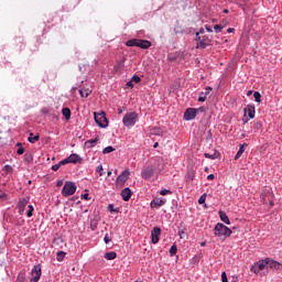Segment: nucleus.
Wrapping results in <instances>:
<instances>
[{
	"label": "nucleus",
	"instance_id": "obj_1",
	"mask_svg": "<svg viewBox=\"0 0 282 282\" xmlns=\"http://www.w3.org/2000/svg\"><path fill=\"white\" fill-rule=\"evenodd\" d=\"M214 235L215 237H218V239H221V241H226V239L232 235V229L221 223H218L214 228Z\"/></svg>",
	"mask_w": 282,
	"mask_h": 282
},
{
	"label": "nucleus",
	"instance_id": "obj_2",
	"mask_svg": "<svg viewBox=\"0 0 282 282\" xmlns=\"http://www.w3.org/2000/svg\"><path fill=\"white\" fill-rule=\"evenodd\" d=\"M127 47H140L141 50H149L151 47V41L132 39L126 42Z\"/></svg>",
	"mask_w": 282,
	"mask_h": 282
},
{
	"label": "nucleus",
	"instance_id": "obj_3",
	"mask_svg": "<svg viewBox=\"0 0 282 282\" xmlns=\"http://www.w3.org/2000/svg\"><path fill=\"white\" fill-rule=\"evenodd\" d=\"M139 120L138 112H127L122 118V123L124 127H135V123Z\"/></svg>",
	"mask_w": 282,
	"mask_h": 282
},
{
	"label": "nucleus",
	"instance_id": "obj_4",
	"mask_svg": "<svg viewBox=\"0 0 282 282\" xmlns=\"http://www.w3.org/2000/svg\"><path fill=\"white\" fill-rule=\"evenodd\" d=\"M150 166L155 171L156 175H160L164 171V159L162 156L152 158Z\"/></svg>",
	"mask_w": 282,
	"mask_h": 282
},
{
	"label": "nucleus",
	"instance_id": "obj_5",
	"mask_svg": "<svg viewBox=\"0 0 282 282\" xmlns=\"http://www.w3.org/2000/svg\"><path fill=\"white\" fill-rule=\"evenodd\" d=\"M196 41H198L196 50H206V47L213 45V40L208 35L199 36V33H196Z\"/></svg>",
	"mask_w": 282,
	"mask_h": 282
},
{
	"label": "nucleus",
	"instance_id": "obj_6",
	"mask_svg": "<svg viewBox=\"0 0 282 282\" xmlns=\"http://www.w3.org/2000/svg\"><path fill=\"white\" fill-rule=\"evenodd\" d=\"M94 116L98 127H101V129H107V127H109V121L107 120V115L105 112H95Z\"/></svg>",
	"mask_w": 282,
	"mask_h": 282
},
{
	"label": "nucleus",
	"instance_id": "obj_7",
	"mask_svg": "<svg viewBox=\"0 0 282 282\" xmlns=\"http://www.w3.org/2000/svg\"><path fill=\"white\" fill-rule=\"evenodd\" d=\"M269 261L270 258L256 262L253 265H251L250 271L253 272V274H259V272L263 271L264 268H268Z\"/></svg>",
	"mask_w": 282,
	"mask_h": 282
},
{
	"label": "nucleus",
	"instance_id": "obj_8",
	"mask_svg": "<svg viewBox=\"0 0 282 282\" xmlns=\"http://www.w3.org/2000/svg\"><path fill=\"white\" fill-rule=\"evenodd\" d=\"M76 188L77 187L74 182H66L62 189L63 197H70V195H74V193H76Z\"/></svg>",
	"mask_w": 282,
	"mask_h": 282
},
{
	"label": "nucleus",
	"instance_id": "obj_9",
	"mask_svg": "<svg viewBox=\"0 0 282 282\" xmlns=\"http://www.w3.org/2000/svg\"><path fill=\"white\" fill-rule=\"evenodd\" d=\"M83 162V158L80 155L73 153L67 159L61 161V164H80Z\"/></svg>",
	"mask_w": 282,
	"mask_h": 282
},
{
	"label": "nucleus",
	"instance_id": "obj_10",
	"mask_svg": "<svg viewBox=\"0 0 282 282\" xmlns=\"http://www.w3.org/2000/svg\"><path fill=\"white\" fill-rule=\"evenodd\" d=\"M41 264L34 265L32 271H31V282H39L41 281Z\"/></svg>",
	"mask_w": 282,
	"mask_h": 282
},
{
	"label": "nucleus",
	"instance_id": "obj_11",
	"mask_svg": "<svg viewBox=\"0 0 282 282\" xmlns=\"http://www.w3.org/2000/svg\"><path fill=\"white\" fill-rule=\"evenodd\" d=\"M153 175H158V172L154 171L153 167H151V165H148L145 169L142 170L141 172V177L143 180H151V177H153Z\"/></svg>",
	"mask_w": 282,
	"mask_h": 282
},
{
	"label": "nucleus",
	"instance_id": "obj_12",
	"mask_svg": "<svg viewBox=\"0 0 282 282\" xmlns=\"http://www.w3.org/2000/svg\"><path fill=\"white\" fill-rule=\"evenodd\" d=\"M131 175V172L129 170H124L116 180L117 184L120 186H124L127 184V181L129 180V176Z\"/></svg>",
	"mask_w": 282,
	"mask_h": 282
},
{
	"label": "nucleus",
	"instance_id": "obj_13",
	"mask_svg": "<svg viewBox=\"0 0 282 282\" xmlns=\"http://www.w3.org/2000/svg\"><path fill=\"white\" fill-rule=\"evenodd\" d=\"M161 236H162V229L160 227H154L151 231L152 243H159Z\"/></svg>",
	"mask_w": 282,
	"mask_h": 282
},
{
	"label": "nucleus",
	"instance_id": "obj_14",
	"mask_svg": "<svg viewBox=\"0 0 282 282\" xmlns=\"http://www.w3.org/2000/svg\"><path fill=\"white\" fill-rule=\"evenodd\" d=\"M184 120H195L197 118V109L195 108H187L184 112Z\"/></svg>",
	"mask_w": 282,
	"mask_h": 282
},
{
	"label": "nucleus",
	"instance_id": "obj_15",
	"mask_svg": "<svg viewBox=\"0 0 282 282\" xmlns=\"http://www.w3.org/2000/svg\"><path fill=\"white\" fill-rule=\"evenodd\" d=\"M127 58L122 57L121 59L117 61L116 65L113 66V74H121L122 69H124V62Z\"/></svg>",
	"mask_w": 282,
	"mask_h": 282
},
{
	"label": "nucleus",
	"instance_id": "obj_16",
	"mask_svg": "<svg viewBox=\"0 0 282 282\" xmlns=\"http://www.w3.org/2000/svg\"><path fill=\"white\" fill-rule=\"evenodd\" d=\"M270 197H274L272 189H263L260 195V199L262 204H268V199H270Z\"/></svg>",
	"mask_w": 282,
	"mask_h": 282
},
{
	"label": "nucleus",
	"instance_id": "obj_17",
	"mask_svg": "<svg viewBox=\"0 0 282 282\" xmlns=\"http://www.w3.org/2000/svg\"><path fill=\"white\" fill-rule=\"evenodd\" d=\"M164 204H166V199H164V198H154L150 203V208H160V207L164 206Z\"/></svg>",
	"mask_w": 282,
	"mask_h": 282
},
{
	"label": "nucleus",
	"instance_id": "obj_18",
	"mask_svg": "<svg viewBox=\"0 0 282 282\" xmlns=\"http://www.w3.org/2000/svg\"><path fill=\"white\" fill-rule=\"evenodd\" d=\"M245 111V116L248 115V117L250 119L254 118L257 111L254 110V105L250 104V105H247V107L243 109Z\"/></svg>",
	"mask_w": 282,
	"mask_h": 282
},
{
	"label": "nucleus",
	"instance_id": "obj_19",
	"mask_svg": "<svg viewBox=\"0 0 282 282\" xmlns=\"http://www.w3.org/2000/svg\"><path fill=\"white\" fill-rule=\"evenodd\" d=\"M195 180V170L193 167L187 169V172L185 174V182L186 184H191Z\"/></svg>",
	"mask_w": 282,
	"mask_h": 282
},
{
	"label": "nucleus",
	"instance_id": "obj_20",
	"mask_svg": "<svg viewBox=\"0 0 282 282\" xmlns=\"http://www.w3.org/2000/svg\"><path fill=\"white\" fill-rule=\"evenodd\" d=\"M268 268H270L271 270H280L282 271V263H280L276 260H272L269 258V265Z\"/></svg>",
	"mask_w": 282,
	"mask_h": 282
},
{
	"label": "nucleus",
	"instance_id": "obj_21",
	"mask_svg": "<svg viewBox=\"0 0 282 282\" xmlns=\"http://www.w3.org/2000/svg\"><path fill=\"white\" fill-rule=\"evenodd\" d=\"M131 195H133V193L131 192V188L126 187L121 191V197L123 199V202H129V199H131Z\"/></svg>",
	"mask_w": 282,
	"mask_h": 282
},
{
	"label": "nucleus",
	"instance_id": "obj_22",
	"mask_svg": "<svg viewBox=\"0 0 282 282\" xmlns=\"http://www.w3.org/2000/svg\"><path fill=\"white\" fill-rule=\"evenodd\" d=\"M30 204V198H21L18 203V208L20 213H23L25 210V206Z\"/></svg>",
	"mask_w": 282,
	"mask_h": 282
},
{
	"label": "nucleus",
	"instance_id": "obj_23",
	"mask_svg": "<svg viewBox=\"0 0 282 282\" xmlns=\"http://www.w3.org/2000/svg\"><path fill=\"white\" fill-rule=\"evenodd\" d=\"M248 147V143H243L240 145L237 154L235 155L234 160H239V158H241V155H243V153L246 152V148Z\"/></svg>",
	"mask_w": 282,
	"mask_h": 282
},
{
	"label": "nucleus",
	"instance_id": "obj_24",
	"mask_svg": "<svg viewBox=\"0 0 282 282\" xmlns=\"http://www.w3.org/2000/svg\"><path fill=\"white\" fill-rule=\"evenodd\" d=\"M91 89L90 88H82L79 89V95L82 98H89L91 96Z\"/></svg>",
	"mask_w": 282,
	"mask_h": 282
},
{
	"label": "nucleus",
	"instance_id": "obj_25",
	"mask_svg": "<svg viewBox=\"0 0 282 282\" xmlns=\"http://www.w3.org/2000/svg\"><path fill=\"white\" fill-rule=\"evenodd\" d=\"M218 215L221 221H224V224H227V226H230V218H228V215L226 214V212L220 210Z\"/></svg>",
	"mask_w": 282,
	"mask_h": 282
},
{
	"label": "nucleus",
	"instance_id": "obj_26",
	"mask_svg": "<svg viewBox=\"0 0 282 282\" xmlns=\"http://www.w3.org/2000/svg\"><path fill=\"white\" fill-rule=\"evenodd\" d=\"M98 140H100V138L97 137L96 139H90L86 141L85 144L88 149H94V147H96V144L98 143Z\"/></svg>",
	"mask_w": 282,
	"mask_h": 282
},
{
	"label": "nucleus",
	"instance_id": "obj_27",
	"mask_svg": "<svg viewBox=\"0 0 282 282\" xmlns=\"http://www.w3.org/2000/svg\"><path fill=\"white\" fill-rule=\"evenodd\" d=\"M253 131H254V133H259V131H260V132L263 131V122H261V121H256V122L253 123Z\"/></svg>",
	"mask_w": 282,
	"mask_h": 282
},
{
	"label": "nucleus",
	"instance_id": "obj_28",
	"mask_svg": "<svg viewBox=\"0 0 282 282\" xmlns=\"http://www.w3.org/2000/svg\"><path fill=\"white\" fill-rule=\"evenodd\" d=\"M104 257L107 259V261H113V259L118 257V253H116V251H110L106 252Z\"/></svg>",
	"mask_w": 282,
	"mask_h": 282
},
{
	"label": "nucleus",
	"instance_id": "obj_29",
	"mask_svg": "<svg viewBox=\"0 0 282 282\" xmlns=\"http://www.w3.org/2000/svg\"><path fill=\"white\" fill-rule=\"evenodd\" d=\"M28 140L31 144H34V143L39 142V140H41V135H39V134L34 135V133L31 132Z\"/></svg>",
	"mask_w": 282,
	"mask_h": 282
},
{
	"label": "nucleus",
	"instance_id": "obj_30",
	"mask_svg": "<svg viewBox=\"0 0 282 282\" xmlns=\"http://www.w3.org/2000/svg\"><path fill=\"white\" fill-rule=\"evenodd\" d=\"M62 113L66 120H70L72 118V110L69 108H63Z\"/></svg>",
	"mask_w": 282,
	"mask_h": 282
},
{
	"label": "nucleus",
	"instance_id": "obj_31",
	"mask_svg": "<svg viewBox=\"0 0 282 282\" xmlns=\"http://www.w3.org/2000/svg\"><path fill=\"white\" fill-rule=\"evenodd\" d=\"M15 282H28V280L25 279V273H24V271H21V272L18 274V278H17Z\"/></svg>",
	"mask_w": 282,
	"mask_h": 282
},
{
	"label": "nucleus",
	"instance_id": "obj_32",
	"mask_svg": "<svg viewBox=\"0 0 282 282\" xmlns=\"http://www.w3.org/2000/svg\"><path fill=\"white\" fill-rule=\"evenodd\" d=\"M66 254L67 253L65 251H58L57 254H56L57 261H59V262L63 261L65 259Z\"/></svg>",
	"mask_w": 282,
	"mask_h": 282
},
{
	"label": "nucleus",
	"instance_id": "obj_33",
	"mask_svg": "<svg viewBox=\"0 0 282 282\" xmlns=\"http://www.w3.org/2000/svg\"><path fill=\"white\" fill-rule=\"evenodd\" d=\"M113 151H116V149L111 145H108L102 150V153L104 155H107V153H113Z\"/></svg>",
	"mask_w": 282,
	"mask_h": 282
},
{
	"label": "nucleus",
	"instance_id": "obj_34",
	"mask_svg": "<svg viewBox=\"0 0 282 282\" xmlns=\"http://www.w3.org/2000/svg\"><path fill=\"white\" fill-rule=\"evenodd\" d=\"M175 254H177V246L173 245V246L170 248V256H171V257H175Z\"/></svg>",
	"mask_w": 282,
	"mask_h": 282
},
{
	"label": "nucleus",
	"instance_id": "obj_35",
	"mask_svg": "<svg viewBox=\"0 0 282 282\" xmlns=\"http://www.w3.org/2000/svg\"><path fill=\"white\" fill-rule=\"evenodd\" d=\"M210 91H213V87L207 86V87L205 88V91H204V93H200V94H202V96H206V97L208 98V96H210Z\"/></svg>",
	"mask_w": 282,
	"mask_h": 282
},
{
	"label": "nucleus",
	"instance_id": "obj_36",
	"mask_svg": "<svg viewBox=\"0 0 282 282\" xmlns=\"http://www.w3.org/2000/svg\"><path fill=\"white\" fill-rule=\"evenodd\" d=\"M98 228V220L94 219L90 221V230H97Z\"/></svg>",
	"mask_w": 282,
	"mask_h": 282
},
{
	"label": "nucleus",
	"instance_id": "obj_37",
	"mask_svg": "<svg viewBox=\"0 0 282 282\" xmlns=\"http://www.w3.org/2000/svg\"><path fill=\"white\" fill-rule=\"evenodd\" d=\"M96 173H99V177H102V175H105V169H102V165H98L96 167Z\"/></svg>",
	"mask_w": 282,
	"mask_h": 282
},
{
	"label": "nucleus",
	"instance_id": "obj_38",
	"mask_svg": "<svg viewBox=\"0 0 282 282\" xmlns=\"http://www.w3.org/2000/svg\"><path fill=\"white\" fill-rule=\"evenodd\" d=\"M253 98H254L256 102H261V93L254 91Z\"/></svg>",
	"mask_w": 282,
	"mask_h": 282
},
{
	"label": "nucleus",
	"instance_id": "obj_39",
	"mask_svg": "<svg viewBox=\"0 0 282 282\" xmlns=\"http://www.w3.org/2000/svg\"><path fill=\"white\" fill-rule=\"evenodd\" d=\"M28 212H26V217H32L33 213H34V206L29 205L28 206Z\"/></svg>",
	"mask_w": 282,
	"mask_h": 282
},
{
	"label": "nucleus",
	"instance_id": "obj_40",
	"mask_svg": "<svg viewBox=\"0 0 282 282\" xmlns=\"http://www.w3.org/2000/svg\"><path fill=\"white\" fill-rule=\"evenodd\" d=\"M61 166H65V164H62L59 161L57 164L52 166V171H58V169H61Z\"/></svg>",
	"mask_w": 282,
	"mask_h": 282
},
{
	"label": "nucleus",
	"instance_id": "obj_41",
	"mask_svg": "<svg viewBox=\"0 0 282 282\" xmlns=\"http://www.w3.org/2000/svg\"><path fill=\"white\" fill-rule=\"evenodd\" d=\"M151 133H152V135H160L161 130H160V128H153V129L151 130Z\"/></svg>",
	"mask_w": 282,
	"mask_h": 282
},
{
	"label": "nucleus",
	"instance_id": "obj_42",
	"mask_svg": "<svg viewBox=\"0 0 282 282\" xmlns=\"http://www.w3.org/2000/svg\"><path fill=\"white\" fill-rule=\"evenodd\" d=\"M208 97L207 96H205V95H202V93L199 94V97H198V102H206V99H207Z\"/></svg>",
	"mask_w": 282,
	"mask_h": 282
},
{
	"label": "nucleus",
	"instance_id": "obj_43",
	"mask_svg": "<svg viewBox=\"0 0 282 282\" xmlns=\"http://www.w3.org/2000/svg\"><path fill=\"white\" fill-rule=\"evenodd\" d=\"M214 30H215V32L219 33L224 30V26L216 24V25H214Z\"/></svg>",
	"mask_w": 282,
	"mask_h": 282
},
{
	"label": "nucleus",
	"instance_id": "obj_44",
	"mask_svg": "<svg viewBox=\"0 0 282 282\" xmlns=\"http://www.w3.org/2000/svg\"><path fill=\"white\" fill-rule=\"evenodd\" d=\"M173 192H171L170 189H162L160 191V195H172Z\"/></svg>",
	"mask_w": 282,
	"mask_h": 282
},
{
	"label": "nucleus",
	"instance_id": "obj_45",
	"mask_svg": "<svg viewBox=\"0 0 282 282\" xmlns=\"http://www.w3.org/2000/svg\"><path fill=\"white\" fill-rule=\"evenodd\" d=\"M104 241L105 243H111V237H109V234L105 235Z\"/></svg>",
	"mask_w": 282,
	"mask_h": 282
},
{
	"label": "nucleus",
	"instance_id": "obj_46",
	"mask_svg": "<svg viewBox=\"0 0 282 282\" xmlns=\"http://www.w3.org/2000/svg\"><path fill=\"white\" fill-rule=\"evenodd\" d=\"M221 281L223 282H228V275L226 274L225 271L221 273Z\"/></svg>",
	"mask_w": 282,
	"mask_h": 282
},
{
	"label": "nucleus",
	"instance_id": "obj_47",
	"mask_svg": "<svg viewBox=\"0 0 282 282\" xmlns=\"http://www.w3.org/2000/svg\"><path fill=\"white\" fill-rule=\"evenodd\" d=\"M132 80H133V83L138 84V83H140L142 80V78H140V76L134 75L132 77Z\"/></svg>",
	"mask_w": 282,
	"mask_h": 282
},
{
	"label": "nucleus",
	"instance_id": "obj_48",
	"mask_svg": "<svg viewBox=\"0 0 282 282\" xmlns=\"http://www.w3.org/2000/svg\"><path fill=\"white\" fill-rule=\"evenodd\" d=\"M3 171H6V173H12V167L10 165H4Z\"/></svg>",
	"mask_w": 282,
	"mask_h": 282
},
{
	"label": "nucleus",
	"instance_id": "obj_49",
	"mask_svg": "<svg viewBox=\"0 0 282 282\" xmlns=\"http://www.w3.org/2000/svg\"><path fill=\"white\" fill-rule=\"evenodd\" d=\"M18 155H23L25 153V149L23 147H20L17 151Z\"/></svg>",
	"mask_w": 282,
	"mask_h": 282
},
{
	"label": "nucleus",
	"instance_id": "obj_50",
	"mask_svg": "<svg viewBox=\"0 0 282 282\" xmlns=\"http://www.w3.org/2000/svg\"><path fill=\"white\" fill-rule=\"evenodd\" d=\"M267 202H269L270 206H274V196L267 198Z\"/></svg>",
	"mask_w": 282,
	"mask_h": 282
},
{
	"label": "nucleus",
	"instance_id": "obj_51",
	"mask_svg": "<svg viewBox=\"0 0 282 282\" xmlns=\"http://www.w3.org/2000/svg\"><path fill=\"white\" fill-rule=\"evenodd\" d=\"M206 202V196H200L198 199V204H204Z\"/></svg>",
	"mask_w": 282,
	"mask_h": 282
},
{
	"label": "nucleus",
	"instance_id": "obj_52",
	"mask_svg": "<svg viewBox=\"0 0 282 282\" xmlns=\"http://www.w3.org/2000/svg\"><path fill=\"white\" fill-rule=\"evenodd\" d=\"M82 199H86V202H89V199H90V198H89V194H87V193H86V194H83V195H82Z\"/></svg>",
	"mask_w": 282,
	"mask_h": 282
},
{
	"label": "nucleus",
	"instance_id": "obj_53",
	"mask_svg": "<svg viewBox=\"0 0 282 282\" xmlns=\"http://www.w3.org/2000/svg\"><path fill=\"white\" fill-rule=\"evenodd\" d=\"M205 158H207L208 160H215V155L214 154L205 153Z\"/></svg>",
	"mask_w": 282,
	"mask_h": 282
},
{
	"label": "nucleus",
	"instance_id": "obj_54",
	"mask_svg": "<svg viewBox=\"0 0 282 282\" xmlns=\"http://www.w3.org/2000/svg\"><path fill=\"white\" fill-rule=\"evenodd\" d=\"M108 210H110V213H118V209H113V205H109Z\"/></svg>",
	"mask_w": 282,
	"mask_h": 282
},
{
	"label": "nucleus",
	"instance_id": "obj_55",
	"mask_svg": "<svg viewBox=\"0 0 282 282\" xmlns=\"http://www.w3.org/2000/svg\"><path fill=\"white\" fill-rule=\"evenodd\" d=\"M178 235H180L181 239H184V235H186V231L178 230Z\"/></svg>",
	"mask_w": 282,
	"mask_h": 282
},
{
	"label": "nucleus",
	"instance_id": "obj_56",
	"mask_svg": "<svg viewBox=\"0 0 282 282\" xmlns=\"http://www.w3.org/2000/svg\"><path fill=\"white\" fill-rule=\"evenodd\" d=\"M8 197V194L1 192L0 193V199H6Z\"/></svg>",
	"mask_w": 282,
	"mask_h": 282
},
{
	"label": "nucleus",
	"instance_id": "obj_57",
	"mask_svg": "<svg viewBox=\"0 0 282 282\" xmlns=\"http://www.w3.org/2000/svg\"><path fill=\"white\" fill-rule=\"evenodd\" d=\"M205 30H206L207 32H213V28H210V25H205Z\"/></svg>",
	"mask_w": 282,
	"mask_h": 282
},
{
	"label": "nucleus",
	"instance_id": "obj_58",
	"mask_svg": "<svg viewBox=\"0 0 282 282\" xmlns=\"http://www.w3.org/2000/svg\"><path fill=\"white\" fill-rule=\"evenodd\" d=\"M207 180H215V174H209V175L207 176Z\"/></svg>",
	"mask_w": 282,
	"mask_h": 282
},
{
	"label": "nucleus",
	"instance_id": "obj_59",
	"mask_svg": "<svg viewBox=\"0 0 282 282\" xmlns=\"http://www.w3.org/2000/svg\"><path fill=\"white\" fill-rule=\"evenodd\" d=\"M232 279L234 280L231 282H238L239 281V278L237 275H234Z\"/></svg>",
	"mask_w": 282,
	"mask_h": 282
},
{
	"label": "nucleus",
	"instance_id": "obj_60",
	"mask_svg": "<svg viewBox=\"0 0 282 282\" xmlns=\"http://www.w3.org/2000/svg\"><path fill=\"white\" fill-rule=\"evenodd\" d=\"M62 185H63V180H61V181H57V184H56V186L61 187Z\"/></svg>",
	"mask_w": 282,
	"mask_h": 282
},
{
	"label": "nucleus",
	"instance_id": "obj_61",
	"mask_svg": "<svg viewBox=\"0 0 282 282\" xmlns=\"http://www.w3.org/2000/svg\"><path fill=\"white\" fill-rule=\"evenodd\" d=\"M227 32H228L229 34H232V32H235V29L229 28V29L227 30Z\"/></svg>",
	"mask_w": 282,
	"mask_h": 282
},
{
	"label": "nucleus",
	"instance_id": "obj_62",
	"mask_svg": "<svg viewBox=\"0 0 282 282\" xmlns=\"http://www.w3.org/2000/svg\"><path fill=\"white\" fill-rule=\"evenodd\" d=\"M158 147H160V143L155 142L153 149H158Z\"/></svg>",
	"mask_w": 282,
	"mask_h": 282
},
{
	"label": "nucleus",
	"instance_id": "obj_63",
	"mask_svg": "<svg viewBox=\"0 0 282 282\" xmlns=\"http://www.w3.org/2000/svg\"><path fill=\"white\" fill-rule=\"evenodd\" d=\"M196 34H204V29H199V32H197Z\"/></svg>",
	"mask_w": 282,
	"mask_h": 282
},
{
	"label": "nucleus",
	"instance_id": "obj_64",
	"mask_svg": "<svg viewBox=\"0 0 282 282\" xmlns=\"http://www.w3.org/2000/svg\"><path fill=\"white\" fill-rule=\"evenodd\" d=\"M123 109L122 108H118V113H122Z\"/></svg>",
	"mask_w": 282,
	"mask_h": 282
}]
</instances>
